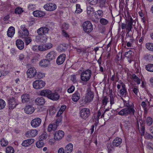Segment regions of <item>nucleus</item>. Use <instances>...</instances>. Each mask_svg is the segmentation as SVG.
I'll return each instance as SVG.
<instances>
[{
	"mask_svg": "<svg viewBox=\"0 0 153 153\" xmlns=\"http://www.w3.org/2000/svg\"><path fill=\"white\" fill-rule=\"evenodd\" d=\"M153 122L152 119L150 117H148L146 119V123L148 126H150Z\"/></svg>",
	"mask_w": 153,
	"mask_h": 153,
	"instance_id": "obj_34",
	"label": "nucleus"
},
{
	"mask_svg": "<svg viewBox=\"0 0 153 153\" xmlns=\"http://www.w3.org/2000/svg\"><path fill=\"white\" fill-rule=\"evenodd\" d=\"M132 77L133 79L137 83L139 84L140 83V80L137 76L135 74H132Z\"/></svg>",
	"mask_w": 153,
	"mask_h": 153,
	"instance_id": "obj_31",
	"label": "nucleus"
},
{
	"mask_svg": "<svg viewBox=\"0 0 153 153\" xmlns=\"http://www.w3.org/2000/svg\"><path fill=\"white\" fill-rule=\"evenodd\" d=\"M34 141V140L30 139L25 140L22 143V145L24 146H27L33 143Z\"/></svg>",
	"mask_w": 153,
	"mask_h": 153,
	"instance_id": "obj_22",
	"label": "nucleus"
},
{
	"mask_svg": "<svg viewBox=\"0 0 153 153\" xmlns=\"http://www.w3.org/2000/svg\"><path fill=\"white\" fill-rule=\"evenodd\" d=\"M122 143V139L119 137H116L114 139L113 141V145L115 147H120Z\"/></svg>",
	"mask_w": 153,
	"mask_h": 153,
	"instance_id": "obj_16",
	"label": "nucleus"
},
{
	"mask_svg": "<svg viewBox=\"0 0 153 153\" xmlns=\"http://www.w3.org/2000/svg\"><path fill=\"white\" fill-rule=\"evenodd\" d=\"M25 39V44L27 45H28L32 41V39L30 37H26Z\"/></svg>",
	"mask_w": 153,
	"mask_h": 153,
	"instance_id": "obj_49",
	"label": "nucleus"
},
{
	"mask_svg": "<svg viewBox=\"0 0 153 153\" xmlns=\"http://www.w3.org/2000/svg\"><path fill=\"white\" fill-rule=\"evenodd\" d=\"M8 101L9 108L10 109H13L17 105V103L14 100V98L13 97L9 99Z\"/></svg>",
	"mask_w": 153,
	"mask_h": 153,
	"instance_id": "obj_15",
	"label": "nucleus"
},
{
	"mask_svg": "<svg viewBox=\"0 0 153 153\" xmlns=\"http://www.w3.org/2000/svg\"><path fill=\"white\" fill-rule=\"evenodd\" d=\"M100 22L102 25H105L108 23V21L104 18H102L100 20Z\"/></svg>",
	"mask_w": 153,
	"mask_h": 153,
	"instance_id": "obj_42",
	"label": "nucleus"
},
{
	"mask_svg": "<svg viewBox=\"0 0 153 153\" xmlns=\"http://www.w3.org/2000/svg\"><path fill=\"white\" fill-rule=\"evenodd\" d=\"M136 111L134 108V106H129L120 110L118 113L119 115L122 116H127L128 114L131 116H134Z\"/></svg>",
	"mask_w": 153,
	"mask_h": 153,
	"instance_id": "obj_2",
	"label": "nucleus"
},
{
	"mask_svg": "<svg viewBox=\"0 0 153 153\" xmlns=\"http://www.w3.org/2000/svg\"><path fill=\"white\" fill-rule=\"evenodd\" d=\"M34 111V108L31 105H27L25 108V111L27 114H31Z\"/></svg>",
	"mask_w": 153,
	"mask_h": 153,
	"instance_id": "obj_19",
	"label": "nucleus"
},
{
	"mask_svg": "<svg viewBox=\"0 0 153 153\" xmlns=\"http://www.w3.org/2000/svg\"><path fill=\"white\" fill-rule=\"evenodd\" d=\"M65 55L64 54H62L60 55L57 58L56 62L58 65H61L62 64L65 59Z\"/></svg>",
	"mask_w": 153,
	"mask_h": 153,
	"instance_id": "obj_17",
	"label": "nucleus"
},
{
	"mask_svg": "<svg viewBox=\"0 0 153 153\" xmlns=\"http://www.w3.org/2000/svg\"><path fill=\"white\" fill-rule=\"evenodd\" d=\"M84 31L87 33L91 32L93 29V25L89 21L84 22L82 25Z\"/></svg>",
	"mask_w": 153,
	"mask_h": 153,
	"instance_id": "obj_5",
	"label": "nucleus"
},
{
	"mask_svg": "<svg viewBox=\"0 0 153 153\" xmlns=\"http://www.w3.org/2000/svg\"><path fill=\"white\" fill-rule=\"evenodd\" d=\"M91 74L92 71L90 70L83 71L81 74L80 79L83 81L87 82L90 79Z\"/></svg>",
	"mask_w": 153,
	"mask_h": 153,
	"instance_id": "obj_4",
	"label": "nucleus"
},
{
	"mask_svg": "<svg viewBox=\"0 0 153 153\" xmlns=\"http://www.w3.org/2000/svg\"><path fill=\"white\" fill-rule=\"evenodd\" d=\"M97 14L99 17L100 18L102 17L103 15V11L101 10H98L97 11V13L95 14V15L97 16Z\"/></svg>",
	"mask_w": 153,
	"mask_h": 153,
	"instance_id": "obj_47",
	"label": "nucleus"
},
{
	"mask_svg": "<svg viewBox=\"0 0 153 153\" xmlns=\"http://www.w3.org/2000/svg\"><path fill=\"white\" fill-rule=\"evenodd\" d=\"M146 48H153V43H147L146 45Z\"/></svg>",
	"mask_w": 153,
	"mask_h": 153,
	"instance_id": "obj_54",
	"label": "nucleus"
},
{
	"mask_svg": "<svg viewBox=\"0 0 153 153\" xmlns=\"http://www.w3.org/2000/svg\"><path fill=\"white\" fill-rule=\"evenodd\" d=\"M44 8L47 10L52 11L55 10L56 8V5L53 3H47L44 6Z\"/></svg>",
	"mask_w": 153,
	"mask_h": 153,
	"instance_id": "obj_11",
	"label": "nucleus"
},
{
	"mask_svg": "<svg viewBox=\"0 0 153 153\" xmlns=\"http://www.w3.org/2000/svg\"><path fill=\"white\" fill-rule=\"evenodd\" d=\"M80 117L83 119H86L90 114V110L88 108H85L81 110L80 112Z\"/></svg>",
	"mask_w": 153,
	"mask_h": 153,
	"instance_id": "obj_7",
	"label": "nucleus"
},
{
	"mask_svg": "<svg viewBox=\"0 0 153 153\" xmlns=\"http://www.w3.org/2000/svg\"><path fill=\"white\" fill-rule=\"evenodd\" d=\"M15 28L13 27H10L7 32V35L8 37H12L15 33Z\"/></svg>",
	"mask_w": 153,
	"mask_h": 153,
	"instance_id": "obj_24",
	"label": "nucleus"
},
{
	"mask_svg": "<svg viewBox=\"0 0 153 153\" xmlns=\"http://www.w3.org/2000/svg\"><path fill=\"white\" fill-rule=\"evenodd\" d=\"M74 86L72 85L68 89L67 91L69 93H72L74 91Z\"/></svg>",
	"mask_w": 153,
	"mask_h": 153,
	"instance_id": "obj_50",
	"label": "nucleus"
},
{
	"mask_svg": "<svg viewBox=\"0 0 153 153\" xmlns=\"http://www.w3.org/2000/svg\"><path fill=\"white\" fill-rule=\"evenodd\" d=\"M33 87L35 89H41L45 86V83L42 80H37L33 82Z\"/></svg>",
	"mask_w": 153,
	"mask_h": 153,
	"instance_id": "obj_8",
	"label": "nucleus"
},
{
	"mask_svg": "<svg viewBox=\"0 0 153 153\" xmlns=\"http://www.w3.org/2000/svg\"><path fill=\"white\" fill-rule=\"evenodd\" d=\"M38 131L36 129H32L29 130L26 132V136L28 137H34L37 134Z\"/></svg>",
	"mask_w": 153,
	"mask_h": 153,
	"instance_id": "obj_14",
	"label": "nucleus"
},
{
	"mask_svg": "<svg viewBox=\"0 0 153 153\" xmlns=\"http://www.w3.org/2000/svg\"><path fill=\"white\" fill-rule=\"evenodd\" d=\"M64 135V131L62 130H59L54 134V139L56 140H59L62 139Z\"/></svg>",
	"mask_w": 153,
	"mask_h": 153,
	"instance_id": "obj_12",
	"label": "nucleus"
},
{
	"mask_svg": "<svg viewBox=\"0 0 153 153\" xmlns=\"http://www.w3.org/2000/svg\"><path fill=\"white\" fill-rule=\"evenodd\" d=\"M80 94L78 91H76L73 94L72 100L74 102H77L80 98Z\"/></svg>",
	"mask_w": 153,
	"mask_h": 153,
	"instance_id": "obj_25",
	"label": "nucleus"
},
{
	"mask_svg": "<svg viewBox=\"0 0 153 153\" xmlns=\"http://www.w3.org/2000/svg\"><path fill=\"white\" fill-rule=\"evenodd\" d=\"M33 15L36 17H42L45 15V13L43 11L40 10L34 11L33 12Z\"/></svg>",
	"mask_w": 153,
	"mask_h": 153,
	"instance_id": "obj_26",
	"label": "nucleus"
},
{
	"mask_svg": "<svg viewBox=\"0 0 153 153\" xmlns=\"http://www.w3.org/2000/svg\"><path fill=\"white\" fill-rule=\"evenodd\" d=\"M45 102V99L43 97H38L35 100L36 104L38 105H42Z\"/></svg>",
	"mask_w": 153,
	"mask_h": 153,
	"instance_id": "obj_21",
	"label": "nucleus"
},
{
	"mask_svg": "<svg viewBox=\"0 0 153 153\" xmlns=\"http://www.w3.org/2000/svg\"><path fill=\"white\" fill-rule=\"evenodd\" d=\"M57 127L56 124H50L48 127V131L49 132L51 131H55L57 129Z\"/></svg>",
	"mask_w": 153,
	"mask_h": 153,
	"instance_id": "obj_29",
	"label": "nucleus"
},
{
	"mask_svg": "<svg viewBox=\"0 0 153 153\" xmlns=\"http://www.w3.org/2000/svg\"><path fill=\"white\" fill-rule=\"evenodd\" d=\"M76 49V50L78 52H79V53H85V50H83V48H75Z\"/></svg>",
	"mask_w": 153,
	"mask_h": 153,
	"instance_id": "obj_58",
	"label": "nucleus"
},
{
	"mask_svg": "<svg viewBox=\"0 0 153 153\" xmlns=\"http://www.w3.org/2000/svg\"><path fill=\"white\" fill-rule=\"evenodd\" d=\"M115 97H114L112 95L110 96V104L111 105L113 104L114 103V100Z\"/></svg>",
	"mask_w": 153,
	"mask_h": 153,
	"instance_id": "obj_51",
	"label": "nucleus"
},
{
	"mask_svg": "<svg viewBox=\"0 0 153 153\" xmlns=\"http://www.w3.org/2000/svg\"><path fill=\"white\" fill-rule=\"evenodd\" d=\"M126 86L124 84L122 85V88L120 90V94L122 96H125L127 94L126 89Z\"/></svg>",
	"mask_w": 153,
	"mask_h": 153,
	"instance_id": "obj_27",
	"label": "nucleus"
},
{
	"mask_svg": "<svg viewBox=\"0 0 153 153\" xmlns=\"http://www.w3.org/2000/svg\"><path fill=\"white\" fill-rule=\"evenodd\" d=\"M87 13L88 15L91 14L93 13L94 9L90 6H88L87 7Z\"/></svg>",
	"mask_w": 153,
	"mask_h": 153,
	"instance_id": "obj_39",
	"label": "nucleus"
},
{
	"mask_svg": "<svg viewBox=\"0 0 153 153\" xmlns=\"http://www.w3.org/2000/svg\"><path fill=\"white\" fill-rule=\"evenodd\" d=\"M76 10L75 12L77 13H80L82 12V10L80 8V5L76 4Z\"/></svg>",
	"mask_w": 153,
	"mask_h": 153,
	"instance_id": "obj_43",
	"label": "nucleus"
},
{
	"mask_svg": "<svg viewBox=\"0 0 153 153\" xmlns=\"http://www.w3.org/2000/svg\"><path fill=\"white\" fill-rule=\"evenodd\" d=\"M56 54V52L54 51H51L47 54L46 58L49 60H52L55 59Z\"/></svg>",
	"mask_w": 153,
	"mask_h": 153,
	"instance_id": "obj_18",
	"label": "nucleus"
},
{
	"mask_svg": "<svg viewBox=\"0 0 153 153\" xmlns=\"http://www.w3.org/2000/svg\"><path fill=\"white\" fill-rule=\"evenodd\" d=\"M100 7L102 8L105 7L106 0H100Z\"/></svg>",
	"mask_w": 153,
	"mask_h": 153,
	"instance_id": "obj_46",
	"label": "nucleus"
},
{
	"mask_svg": "<svg viewBox=\"0 0 153 153\" xmlns=\"http://www.w3.org/2000/svg\"><path fill=\"white\" fill-rule=\"evenodd\" d=\"M40 94L42 96H46L48 98L53 100H57L59 97V96L57 93H53L48 89L42 90Z\"/></svg>",
	"mask_w": 153,
	"mask_h": 153,
	"instance_id": "obj_1",
	"label": "nucleus"
},
{
	"mask_svg": "<svg viewBox=\"0 0 153 153\" xmlns=\"http://www.w3.org/2000/svg\"><path fill=\"white\" fill-rule=\"evenodd\" d=\"M14 150L13 147L9 146L6 148V153H14Z\"/></svg>",
	"mask_w": 153,
	"mask_h": 153,
	"instance_id": "obj_37",
	"label": "nucleus"
},
{
	"mask_svg": "<svg viewBox=\"0 0 153 153\" xmlns=\"http://www.w3.org/2000/svg\"><path fill=\"white\" fill-rule=\"evenodd\" d=\"M69 25L68 24L65 23H63L62 26V30H67L69 28Z\"/></svg>",
	"mask_w": 153,
	"mask_h": 153,
	"instance_id": "obj_45",
	"label": "nucleus"
},
{
	"mask_svg": "<svg viewBox=\"0 0 153 153\" xmlns=\"http://www.w3.org/2000/svg\"><path fill=\"white\" fill-rule=\"evenodd\" d=\"M146 69L148 71L153 72V64H149L146 65Z\"/></svg>",
	"mask_w": 153,
	"mask_h": 153,
	"instance_id": "obj_33",
	"label": "nucleus"
},
{
	"mask_svg": "<svg viewBox=\"0 0 153 153\" xmlns=\"http://www.w3.org/2000/svg\"><path fill=\"white\" fill-rule=\"evenodd\" d=\"M35 49H33V50L34 51H35L36 52H39V51H45V50H46L47 49H46V48H38V49H36V48H34Z\"/></svg>",
	"mask_w": 153,
	"mask_h": 153,
	"instance_id": "obj_56",
	"label": "nucleus"
},
{
	"mask_svg": "<svg viewBox=\"0 0 153 153\" xmlns=\"http://www.w3.org/2000/svg\"><path fill=\"white\" fill-rule=\"evenodd\" d=\"M49 29L45 27H42L39 29L37 30V32L39 35L41 36L40 37V40L46 41L47 40V37L46 36L44 35L46 33H47L49 31Z\"/></svg>",
	"mask_w": 153,
	"mask_h": 153,
	"instance_id": "obj_3",
	"label": "nucleus"
},
{
	"mask_svg": "<svg viewBox=\"0 0 153 153\" xmlns=\"http://www.w3.org/2000/svg\"><path fill=\"white\" fill-rule=\"evenodd\" d=\"M48 137V135L46 132H44L39 137V139L42 140H45Z\"/></svg>",
	"mask_w": 153,
	"mask_h": 153,
	"instance_id": "obj_36",
	"label": "nucleus"
},
{
	"mask_svg": "<svg viewBox=\"0 0 153 153\" xmlns=\"http://www.w3.org/2000/svg\"><path fill=\"white\" fill-rule=\"evenodd\" d=\"M6 105L5 101L2 99H0V109H2Z\"/></svg>",
	"mask_w": 153,
	"mask_h": 153,
	"instance_id": "obj_38",
	"label": "nucleus"
},
{
	"mask_svg": "<svg viewBox=\"0 0 153 153\" xmlns=\"http://www.w3.org/2000/svg\"><path fill=\"white\" fill-rule=\"evenodd\" d=\"M127 24H129L130 25H134L135 24V23L134 22V20H133L131 16L130 17L128 20H127Z\"/></svg>",
	"mask_w": 153,
	"mask_h": 153,
	"instance_id": "obj_41",
	"label": "nucleus"
},
{
	"mask_svg": "<svg viewBox=\"0 0 153 153\" xmlns=\"http://www.w3.org/2000/svg\"><path fill=\"white\" fill-rule=\"evenodd\" d=\"M23 12L22 9L20 7H17L15 10V13L16 14H20Z\"/></svg>",
	"mask_w": 153,
	"mask_h": 153,
	"instance_id": "obj_40",
	"label": "nucleus"
},
{
	"mask_svg": "<svg viewBox=\"0 0 153 153\" xmlns=\"http://www.w3.org/2000/svg\"><path fill=\"white\" fill-rule=\"evenodd\" d=\"M88 3L92 5H95L97 3L98 0H87Z\"/></svg>",
	"mask_w": 153,
	"mask_h": 153,
	"instance_id": "obj_44",
	"label": "nucleus"
},
{
	"mask_svg": "<svg viewBox=\"0 0 153 153\" xmlns=\"http://www.w3.org/2000/svg\"><path fill=\"white\" fill-rule=\"evenodd\" d=\"M121 28L123 30L127 29V23L125 24L122 23L121 25Z\"/></svg>",
	"mask_w": 153,
	"mask_h": 153,
	"instance_id": "obj_64",
	"label": "nucleus"
},
{
	"mask_svg": "<svg viewBox=\"0 0 153 153\" xmlns=\"http://www.w3.org/2000/svg\"><path fill=\"white\" fill-rule=\"evenodd\" d=\"M22 101L23 103L27 102L30 100V95L27 94H25L21 96Z\"/></svg>",
	"mask_w": 153,
	"mask_h": 153,
	"instance_id": "obj_20",
	"label": "nucleus"
},
{
	"mask_svg": "<svg viewBox=\"0 0 153 153\" xmlns=\"http://www.w3.org/2000/svg\"><path fill=\"white\" fill-rule=\"evenodd\" d=\"M0 144L2 146L5 147L8 145V142L4 138H3L1 140Z\"/></svg>",
	"mask_w": 153,
	"mask_h": 153,
	"instance_id": "obj_32",
	"label": "nucleus"
},
{
	"mask_svg": "<svg viewBox=\"0 0 153 153\" xmlns=\"http://www.w3.org/2000/svg\"><path fill=\"white\" fill-rule=\"evenodd\" d=\"M36 75V77L38 79L42 78L45 76V74L39 72L37 73Z\"/></svg>",
	"mask_w": 153,
	"mask_h": 153,
	"instance_id": "obj_48",
	"label": "nucleus"
},
{
	"mask_svg": "<svg viewBox=\"0 0 153 153\" xmlns=\"http://www.w3.org/2000/svg\"><path fill=\"white\" fill-rule=\"evenodd\" d=\"M52 47V45L51 43L46 44L45 45V47L46 48H51Z\"/></svg>",
	"mask_w": 153,
	"mask_h": 153,
	"instance_id": "obj_62",
	"label": "nucleus"
},
{
	"mask_svg": "<svg viewBox=\"0 0 153 153\" xmlns=\"http://www.w3.org/2000/svg\"><path fill=\"white\" fill-rule=\"evenodd\" d=\"M20 27L21 30L19 32V36L22 38H25L28 37L29 33L25 25H22Z\"/></svg>",
	"mask_w": 153,
	"mask_h": 153,
	"instance_id": "obj_6",
	"label": "nucleus"
},
{
	"mask_svg": "<svg viewBox=\"0 0 153 153\" xmlns=\"http://www.w3.org/2000/svg\"><path fill=\"white\" fill-rule=\"evenodd\" d=\"M8 72L6 71H4L3 72H1L0 71V77L1 76H5L7 75L8 74Z\"/></svg>",
	"mask_w": 153,
	"mask_h": 153,
	"instance_id": "obj_57",
	"label": "nucleus"
},
{
	"mask_svg": "<svg viewBox=\"0 0 153 153\" xmlns=\"http://www.w3.org/2000/svg\"><path fill=\"white\" fill-rule=\"evenodd\" d=\"M94 97V95L93 92L91 91L90 89H88L85 99V101L86 102H89L93 100Z\"/></svg>",
	"mask_w": 153,
	"mask_h": 153,
	"instance_id": "obj_10",
	"label": "nucleus"
},
{
	"mask_svg": "<svg viewBox=\"0 0 153 153\" xmlns=\"http://www.w3.org/2000/svg\"><path fill=\"white\" fill-rule=\"evenodd\" d=\"M108 99L106 97H104L102 100V103L103 105H106L108 102Z\"/></svg>",
	"mask_w": 153,
	"mask_h": 153,
	"instance_id": "obj_53",
	"label": "nucleus"
},
{
	"mask_svg": "<svg viewBox=\"0 0 153 153\" xmlns=\"http://www.w3.org/2000/svg\"><path fill=\"white\" fill-rule=\"evenodd\" d=\"M36 146L38 148H40L43 147L44 145V142L39 140V141H37L36 143Z\"/></svg>",
	"mask_w": 153,
	"mask_h": 153,
	"instance_id": "obj_35",
	"label": "nucleus"
},
{
	"mask_svg": "<svg viewBox=\"0 0 153 153\" xmlns=\"http://www.w3.org/2000/svg\"><path fill=\"white\" fill-rule=\"evenodd\" d=\"M132 27V26H131V25H130L129 24H127V30L128 31L131 30Z\"/></svg>",
	"mask_w": 153,
	"mask_h": 153,
	"instance_id": "obj_59",
	"label": "nucleus"
},
{
	"mask_svg": "<svg viewBox=\"0 0 153 153\" xmlns=\"http://www.w3.org/2000/svg\"><path fill=\"white\" fill-rule=\"evenodd\" d=\"M27 73L28 77L32 78L36 75V70L35 68L31 67L27 70Z\"/></svg>",
	"mask_w": 153,
	"mask_h": 153,
	"instance_id": "obj_9",
	"label": "nucleus"
},
{
	"mask_svg": "<svg viewBox=\"0 0 153 153\" xmlns=\"http://www.w3.org/2000/svg\"><path fill=\"white\" fill-rule=\"evenodd\" d=\"M62 120L61 117H59V118L57 119L56 122L55 123V124L57 126L58 125L59 123Z\"/></svg>",
	"mask_w": 153,
	"mask_h": 153,
	"instance_id": "obj_61",
	"label": "nucleus"
},
{
	"mask_svg": "<svg viewBox=\"0 0 153 153\" xmlns=\"http://www.w3.org/2000/svg\"><path fill=\"white\" fill-rule=\"evenodd\" d=\"M69 46V47L70 48H71V45H69L68 44H65V43L62 44H61L60 45V47H62V48H63V47H68Z\"/></svg>",
	"mask_w": 153,
	"mask_h": 153,
	"instance_id": "obj_60",
	"label": "nucleus"
},
{
	"mask_svg": "<svg viewBox=\"0 0 153 153\" xmlns=\"http://www.w3.org/2000/svg\"><path fill=\"white\" fill-rule=\"evenodd\" d=\"M50 64L48 59H43L39 62V65L42 67H47Z\"/></svg>",
	"mask_w": 153,
	"mask_h": 153,
	"instance_id": "obj_28",
	"label": "nucleus"
},
{
	"mask_svg": "<svg viewBox=\"0 0 153 153\" xmlns=\"http://www.w3.org/2000/svg\"><path fill=\"white\" fill-rule=\"evenodd\" d=\"M41 119L39 118H37L33 119L31 121V125L33 127L36 128L39 126L41 124Z\"/></svg>",
	"mask_w": 153,
	"mask_h": 153,
	"instance_id": "obj_13",
	"label": "nucleus"
},
{
	"mask_svg": "<svg viewBox=\"0 0 153 153\" xmlns=\"http://www.w3.org/2000/svg\"><path fill=\"white\" fill-rule=\"evenodd\" d=\"M36 7V5L33 4H30L28 6V8L30 10H33Z\"/></svg>",
	"mask_w": 153,
	"mask_h": 153,
	"instance_id": "obj_52",
	"label": "nucleus"
},
{
	"mask_svg": "<svg viewBox=\"0 0 153 153\" xmlns=\"http://www.w3.org/2000/svg\"><path fill=\"white\" fill-rule=\"evenodd\" d=\"M16 45L18 48L22 47L24 48V42L21 39H19L16 40Z\"/></svg>",
	"mask_w": 153,
	"mask_h": 153,
	"instance_id": "obj_30",
	"label": "nucleus"
},
{
	"mask_svg": "<svg viewBox=\"0 0 153 153\" xmlns=\"http://www.w3.org/2000/svg\"><path fill=\"white\" fill-rule=\"evenodd\" d=\"M73 145L72 144L69 143L67 145L65 148V153H71L73 150Z\"/></svg>",
	"mask_w": 153,
	"mask_h": 153,
	"instance_id": "obj_23",
	"label": "nucleus"
},
{
	"mask_svg": "<svg viewBox=\"0 0 153 153\" xmlns=\"http://www.w3.org/2000/svg\"><path fill=\"white\" fill-rule=\"evenodd\" d=\"M62 35L65 37H69V35L66 32L65 30H62Z\"/></svg>",
	"mask_w": 153,
	"mask_h": 153,
	"instance_id": "obj_55",
	"label": "nucleus"
},
{
	"mask_svg": "<svg viewBox=\"0 0 153 153\" xmlns=\"http://www.w3.org/2000/svg\"><path fill=\"white\" fill-rule=\"evenodd\" d=\"M65 151L63 148H61L59 149L58 153H65Z\"/></svg>",
	"mask_w": 153,
	"mask_h": 153,
	"instance_id": "obj_63",
	"label": "nucleus"
}]
</instances>
